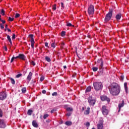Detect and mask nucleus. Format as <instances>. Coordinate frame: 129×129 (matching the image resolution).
Here are the masks:
<instances>
[{"label": "nucleus", "mask_w": 129, "mask_h": 129, "mask_svg": "<svg viewBox=\"0 0 129 129\" xmlns=\"http://www.w3.org/2000/svg\"><path fill=\"white\" fill-rule=\"evenodd\" d=\"M10 80H11V83L12 84H15V80L14 79H13L12 78H10Z\"/></svg>", "instance_id": "7c9ffc66"}, {"label": "nucleus", "mask_w": 129, "mask_h": 129, "mask_svg": "<svg viewBox=\"0 0 129 129\" xmlns=\"http://www.w3.org/2000/svg\"><path fill=\"white\" fill-rule=\"evenodd\" d=\"M0 117H3V110L0 109Z\"/></svg>", "instance_id": "ea45409f"}, {"label": "nucleus", "mask_w": 129, "mask_h": 129, "mask_svg": "<svg viewBox=\"0 0 129 129\" xmlns=\"http://www.w3.org/2000/svg\"><path fill=\"white\" fill-rule=\"evenodd\" d=\"M83 110H84V107H83Z\"/></svg>", "instance_id": "774afa93"}, {"label": "nucleus", "mask_w": 129, "mask_h": 129, "mask_svg": "<svg viewBox=\"0 0 129 129\" xmlns=\"http://www.w3.org/2000/svg\"><path fill=\"white\" fill-rule=\"evenodd\" d=\"M22 74H19L17 75H16V78H20V77H21V76H22Z\"/></svg>", "instance_id": "f704fd0d"}, {"label": "nucleus", "mask_w": 129, "mask_h": 129, "mask_svg": "<svg viewBox=\"0 0 129 129\" xmlns=\"http://www.w3.org/2000/svg\"><path fill=\"white\" fill-rule=\"evenodd\" d=\"M115 18H116V20H117V21H119V20H120V19H121V14L119 13V14H117L115 16Z\"/></svg>", "instance_id": "2eb2a0df"}, {"label": "nucleus", "mask_w": 129, "mask_h": 129, "mask_svg": "<svg viewBox=\"0 0 129 129\" xmlns=\"http://www.w3.org/2000/svg\"><path fill=\"white\" fill-rule=\"evenodd\" d=\"M90 37H91L90 35L88 36V38H90Z\"/></svg>", "instance_id": "e2e57ef3"}, {"label": "nucleus", "mask_w": 129, "mask_h": 129, "mask_svg": "<svg viewBox=\"0 0 129 129\" xmlns=\"http://www.w3.org/2000/svg\"><path fill=\"white\" fill-rule=\"evenodd\" d=\"M49 116V114H45L43 115V118L44 119H46V118H47V117H48Z\"/></svg>", "instance_id": "473e14b6"}, {"label": "nucleus", "mask_w": 129, "mask_h": 129, "mask_svg": "<svg viewBox=\"0 0 129 129\" xmlns=\"http://www.w3.org/2000/svg\"><path fill=\"white\" fill-rule=\"evenodd\" d=\"M15 39H16V34H13L12 35V40H15Z\"/></svg>", "instance_id": "c03bdc74"}, {"label": "nucleus", "mask_w": 129, "mask_h": 129, "mask_svg": "<svg viewBox=\"0 0 129 129\" xmlns=\"http://www.w3.org/2000/svg\"><path fill=\"white\" fill-rule=\"evenodd\" d=\"M102 112L104 115H107L109 111L106 109V106H103L102 107Z\"/></svg>", "instance_id": "423d86ee"}, {"label": "nucleus", "mask_w": 129, "mask_h": 129, "mask_svg": "<svg viewBox=\"0 0 129 129\" xmlns=\"http://www.w3.org/2000/svg\"><path fill=\"white\" fill-rule=\"evenodd\" d=\"M21 91L23 93H26L27 92V88L24 87L21 89Z\"/></svg>", "instance_id": "a878e982"}, {"label": "nucleus", "mask_w": 129, "mask_h": 129, "mask_svg": "<svg viewBox=\"0 0 129 129\" xmlns=\"http://www.w3.org/2000/svg\"><path fill=\"white\" fill-rule=\"evenodd\" d=\"M51 46L52 48H55V47H56V46L55 45V43H51Z\"/></svg>", "instance_id": "49530a36"}, {"label": "nucleus", "mask_w": 129, "mask_h": 129, "mask_svg": "<svg viewBox=\"0 0 129 129\" xmlns=\"http://www.w3.org/2000/svg\"><path fill=\"white\" fill-rule=\"evenodd\" d=\"M20 17V14L19 13H16V15H15V18L16 19L18 18H19Z\"/></svg>", "instance_id": "e433bc0d"}, {"label": "nucleus", "mask_w": 129, "mask_h": 129, "mask_svg": "<svg viewBox=\"0 0 129 129\" xmlns=\"http://www.w3.org/2000/svg\"><path fill=\"white\" fill-rule=\"evenodd\" d=\"M45 59L46 61H47V62H51V58H50V57H49L48 56H46L45 57Z\"/></svg>", "instance_id": "4be33fe9"}, {"label": "nucleus", "mask_w": 129, "mask_h": 129, "mask_svg": "<svg viewBox=\"0 0 129 129\" xmlns=\"http://www.w3.org/2000/svg\"><path fill=\"white\" fill-rule=\"evenodd\" d=\"M123 79H124V76H123V75H122L120 76V80H121V81H123Z\"/></svg>", "instance_id": "4c0bfd02"}, {"label": "nucleus", "mask_w": 129, "mask_h": 129, "mask_svg": "<svg viewBox=\"0 0 129 129\" xmlns=\"http://www.w3.org/2000/svg\"><path fill=\"white\" fill-rule=\"evenodd\" d=\"M4 49H5V51H8V48L7 47V46H5Z\"/></svg>", "instance_id": "6e6d98bb"}, {"label": "nucleus", "mask_w": 129, "mask_h": 129, "mask_svg": "<svg viewBox=\"0 0 129 129\" xmlns=\"http://www.w3.org/2000/svg\"><path fill=\"white\" fill-rule=\"evenodd\" d=\"M7 98V93L5 92H1L0 93L1 100H5Z\"/></svg>", "instance_id": "1a4fd4ad"}, {"label": "nucleus", "mask_w": 129, "mask_h": 129, "mask_svg": "<svg viewBox=\"0 0 129 129\" xmlns=\"http://www.w3.org/2000/svg\"><path fill=\"white\" fill-rule=\"evenodd\" d=\"M91 91V86H89L86 90V92H90Z\"/></svg>", "instance_id": "393cba45"}, {"label": "nucleus", "mask_w": 129, "mask_h": 129, "mask_svg": "<svg viewBox=\"0 0 129 129\" xmlns=\"http://www.w3.org/2000/svg\"><path fill=\"white\" fill-rule=\"evenodd\" d=\"M8 29H9V28H8V24H6V26H5V31H7V30H8Z\"/></svg>", "instance_id": "603ef678"}, {"label": "nucleus", "mask_w": 129, "mask_h": 129, "mask_svg": "<svg viewBox=\"0 0 129 129\" xmlns=\"http://www.w3.org/2000/svg\"><path fill=\"white\" fill-rule=\"evenodd\" d=\"M0 28H1V29H2L3 30V29H5V26L3 24L1 23L0 24Z\"/></svg>", "instance_id": "58836bf2"}, {"label": "nucleus", "mask_w": 129, "mask_h": 129, "mask_svg": "<svg viewBox=\"0 0 129 129\" xmlns=\"http://www.w3.org/2000/svg\"><path fill=\"white\" fill-rule=\"evenodd\" d=\"M57 95V92H53L52 94V96H56Z\"/></svg>", "instance_id": "a18cd8bd"}, {"label": "nucleus", "mask_w": 129, "mask_h": 129, "mask_svg": "<svg viewBox=\"0 0 129 129\" xmlns=\"http://www.w3.org/2000/svg\"><path fill=\"white\" fill-rule=\"evenodd\" d=\"M61 45H62V46L65 45V43H64V42H62V43H61Z\"/></svg>", "instance_id": "052dcab7"}, {"label": "nucleus", "mask_w": 129, "mask_h": 129, "mask_svg": "<svg viewBox=\"0 0 129 129\" xmlns=\"http://www.w3.org/2000/svg\"><path fill=\"white\" fill-rule=\"evenodd\" d=\"M3 20H2V18H0V21H2Z\"/></svg>", "instance_id": "0e129e2a"}, {"label": "nucleus", "mask_w": 129, "mask_h": 129, "mask_svg": "<svg viewBox=\"0 0 129 129\" xmlns=\"http://www.w3.org/2000/svg\"><path fill=\"white\" fill-rule=\"evenodd\" d=\"M1 22H2L3 24H6V21L5 20H1Z\"/></svg>", "instance_id": "5fc2aeb1"}, {"label": "nucleus", "mask_w": 129, "mask_h": 129, "mask_svg": "<svg viewBox=\"0 0 129 129\" xmlns=\"http://www.w3.org/2000/svg\"><path fill=\"white\" fill-rule=\"evenodd\" d=\"M67 111H73V108H71V107H68L67 108Z\"/></svg>", "instance_id": "c756f323"}, {"label": "nucleus", "mask_w": 129, "mask_h": 129, "mask_svg": "<svg viewBox=\"0 0 129 129\" xmlns=\"http://www.w3.org/2000/svg\"><path fill=\"white\" fill-rule=\"evenodd\" d=\"M45 79V77L44 76H42L41 77H40V81H43Z\"/></svg>", "instance_id": "a19ab883"}, {"label": "nucleus", "mask_w": 129, "mask_h": 129, "mask_svg": "<svg viewBox=\"0 0 129 129\" xmlns=\"http://www.w3.org/2000/svg\"><path fill=\"white\" fill-rule=\"evenodd\" d=\"M88 13L89 15H93L94 14V6L90 5L88 9Z\"/></svg>", "instance_id": "39448f33"}, {"label": "nucleus", "mask_w": 129, "mask_h": 129, "mask_svg": "<svg viewBox=\"0 0 129 129\" xmlns=\"http://www.w3.org/2000/svg\"><path fill=\"white\" fill-rule=\"evenodd\" d=\"M99 69L100 70H101V69H103V61H101V62H100V65L99 67Z\"/></svg>", "instance_id": "412c9836"}, {"label": "nucleus", "mask_w": 129, "mask_h": 129, "mask_svg": "<svg viewBox=\"0 0 129 129\" xmlns=\"http://www.w3.org/2000/svg\"><path fill=\"white\" fill-rule=\"evenodd\" d=\"M101 61H103L102 60V59H98L97 61V63H101Z\"/></svg>", "instance_id": "de8ad7c7"}, {"label": "nucleus", "mask_w": 129, "mask_h": 129, "mask_svg": "<svg viewBox=\"0 0 129 129\" xmlns=\"http://www.w3.org/2000/svg\"><path fill=\"white\" fill-rule=\"evenodd\" d=\"M19 59V55L17 56L16 57L13 56L12 57V58H11V63H13V61H14V60H15V59Z\"/></svg>", "instance_id": "5701e85b"}, {"label": "nucleus", "mask_w": 129, "mask_h": 129, "mask_svg": "<svg viewBox=\"0 0 129 129\" xmlns=\"http://www.w3.org/2000/svg\"><path fill=\"white\" fill-rule=\"evenodd\" d=\"M1 14L2 16H5V10L4 9H2Z\"/></svg>", "instance_id": "c9c22d12"}, {"label": "nucleus", "mask_w": 129, "mask_h": 129, "mask_svg": "<svg viewBox=\"0 0 129 129\" xmlns=\"http://www.w3.org/2000/svg\"><path fill=\"white\" fill-rule=\"evenodd\" d=\"M45 47H48V43L47 42L45 43Z\"/></svg>", "instance_id": "13d9d810"}, {"label": "nucleus", "mask_w": 129, "mask_h": 129, "mask_svg": "<svg viewBox=\"0 0 129 129\" xmlns=\"http://www.w3.org/2000/svg\"><path fill=\"white\" fill-rule=\"evenodd\" d=\"M29 36L30 38L31 47L32 48H34V45L35 44V40H34V35L30 34Z\"/></svg>", "instance_id": "6e6552de"}, {"label": "nucleus", "mask_w": 129, "mask_h": 129, "mask_svg": "<svg viewBox=\"0 0 129 129\" xmlns=\"http://www.w3.org/2000/svg\"><path fill=\"white\" fill-rule=\"evenodd\" d=\"M2 18V15H0V18Z\"/></svg>", "instance_id": "338daca9"}, {"label": "nucleus", "mask_w": 129, "mask_h": 129, "mask_svg": "<svg viewBox=\"0 0 129 129\" xmlns=\"http://www.w3.org/2000/svg\"><path fill=\"white\" fill-rule=\"evenodd\" d=\"M110 94L113 96H116L120 93V86L117 83H113L111 84V88L109 89Z\"/></svg>", "instance_id": "f257e3e1"}, {"label": "nucleus", "mask_w": 129, "mask_h": 129, "mask_svg": "<svg viewBox=\"0 0 129 129\" xmlns=\"http://www.w3.org/2000/svg\"><path fill=\"white\" fill-rule=\"evenodd\" d=\"M113 12V10L112 9H110L109 10V12L108 14L106 15L104 21L106 23H107V22H109V21H110L111 19V17H112V13Z\"/></svg>", "instance_id": "7ed1b4c3"}, {"label": "nucleus", "mask_w": 129, "mask_h": 129, "mask_svg": "<svg viewBox=\"0 0 129 129\" xmlns=\"http://www.w3.org/2000/svg\"><path fill=\"white\" fill-rule=\"evenodd\" d=\"M93 86L96 91H99V90H102V88H103V85L102 84V83L100 82H94Z\"/></svg>", "instance_id": "f03ea898"}, {"label": "nucleus", "mask_w": 129, "mask_h": 129, "mask_svg": "<svg viewBox=\"0 0 129 129\" xmlns=\"http://www.w3.org/2000/svg\"><path fill=\"white\" fill-rule=\"evenodd\" d=\"M88 102L90 106H94L95 103L96 102V100L94 99L92 96H90L88 98Z\"/></svg>", "instance_id": "20e7f679"}, {"label": "nucleus", "mask_w": 129, "mask_h": 129, "mask_svg": "<svg viewBox=\"0 0 129 129\" xmlns=\"http://www.w3.org/2000/svg\"><path fill=\"white\" fill-rule=\"evenodd\" d=\"M42 93H43V94H46V90H42Z\"/></svg>", "instance_id": "864d4df0"}, {"label": "nucleus", "mask_w": 129, "mask_h": 129, "mask_svg": "<svg viewBox=\"0 0 129 129\" xmlns=\"http://www.w3.org/2000/svg\"><path fill=\"white\" fill-rule=\"evenodd\" d=\"M7 39L9 41V42L10 43V45L11 46H13V43L12 42V39L11 38V36H10V35H7Z\"/></svg>", "instance_id": "dca6fc26"}, {"label": "nucleus", "mask_w": 129, "mask_h": 129, "mask_svg": "<svg viewBox=\"0 0 129 129\" xmlns=\"http://www.w3.org/2000/svg\"><path fill=\"white\" fill-rule=\"evenodd\" d=\"M56 110H57V109L54 108L51 110L50 112H51V113H53L54 112V111H56Z\"/></svg>", "instance_id": "79ce46f5"}, {"label": "nucleus", "mask_w": 129, "mask_h": 129, "mask_svg": "<svg viewBox=\"0 0 129 129\" xmlns=\"http://www.w3.org/2000/svg\"><path fill=\"white\" fill-rule=\"evenodd\" d=\"M31 63L32 64V65H33V66H35V65H36V63L33 60L31 61Z\"/></svg>", "instance_id": "3c124183"}, {"label": "nucleus", "mask_w": 129, "mask_h": 129, "mask_svg": "<svg viewBox=\"0 0 129 129\" xmlns=\"http://www.w3.org/2000/svg\"><path fill=\"white\" fill-rule=\"evenodd\" d=\"M86 125L87 126H90V123H89V122H87L86 123Z\"/></svg>", "instance_id": "09e8293b"}, {"label": "nucleus", "mask_w": 129, "mask_h": 129, "mask_svg": "<svg viewBox=\"0 0 129 129\" xmlns=\"http://www.w3.org/2000/svg\"><path fill=\"white\" fill-rule=\"evenodd\" d=\"M65 35H66V31H62L61 32V37H64V36H65Z\"/></svg>", "instance_id": "cd10ccee"}, {"label": "nucleus", "mask_w": 129, "mask_h": 129, "mask_svg": "<svg viewBox=\"0 0 129 129\" xmlns=\"http://www.w3.org/2000/svg\"><path fill=\"white\" fill-rule=\"evenodd\" d=\"M97 129H103V122L99 121V123L97 125Z\"/></svg>", "instance_id": "9b49d317"}, {"label": "nucleus", "mask_w": 129, "mask_h": 129, "mask_svg": "<svg viewBox=\"0 0 129 129\" xmlns=\"http://www.w3.org/2000/svg\"><path fill=\"white\" fill-rule=\"evenodd\" d=\"M7 30H8V32H9L10 33L12 32V30L11 29H9V28H7Z\"/></svg>", "instance_id": "4d7b16f0"}, {"label": "nucleus", "mask_w": 129, "mask_h": 129, "mask_svg": "<svg viewBox=\"0 0 129 129\" xmlns=\"http://www.w3.org/2000/svg\"><path fill=\"white\" fill-rule=\"evenodd\" d=\"M33 75V74L32 72H30L28 76H27V80L28 81H31V80L32 79V76Z\"/></svg>", "instance_id": "4468645a"}, {"label": "nucleus", "mask_w": 129, "mask_h": 129, "mask_svg": "<svg viewBox=\"0 0 129 129\" xmlns=\"http://www.w3.org/2000/svg\"><path fill=\"white\" fill-rule=\"evenodd\" d=\"M65 124L66 125H72V122L70 121H67L65 122Z\"/></svg>", "instance_id": "aec40b11"}, {"label": "nucleus", "mask_w": 129, "mask_h": 129, "mask_svg": "<svg viewBox=\"0 0 129 129\" xmlns=\"http://www.w3.org/2000/svg\"><path fill=\"white\" fill-rule=\"evenodd\" d=\"M90 112V107H88L87 108V110L85 111V114L86 115L88 114Z\"/></svg>", "instance_id": "6ab92c4d"}, {"label": "nucleus", "mask_w": 129, "mask_h": 129, "mask_svg": "<svg viewBox=\"0 0 129 129\" xmlns=\"http://www.w3.org/2000/svg\"><path fill=\"white\" fill-rule=\"evenodd\" d=\"M101 100L102 101H107V102H110V99L109 98L107 97L106 96H102L101 97Z\"/></svg>", "instance_id": "9d476101"}, {"label": "nucleus", "mask_w": 129, "mask_h": 129, "mask_svg": "<svg viewBox=\"0 0 129 129\" xmlns=\"http://www.w3.org/2000/svg\"><path fill=\"white\" fill-rule=\"evenodd\" d=\"M124 106V101L122 100V103H119L118 104L119 109H118V112H119V111H120V108H121V107H123Z\"/></svg>", "instance_id": "f8f14e48"}, {"label": "nucleus", "mask_w": 129, "mask_h": 129, "mask_svg": "<svg viewBox=\"0 0 129 129\" xmlns=\"http://www.w3.org/2000/svg\"><path fill=\"white\" fill-rule=\"evenodd\" d=\"M56 7L57 5L56 4L53 5V6H52V10L54 11H56V9H57Z\"/></svg>", "instance_id": "2f4dec72"}, {"label": "nucleus", "mask_w": 129, "mask_h": 129, "mask_svg": "<svg viewBox=\"0 0 129 129\" xmlns=\"http://www.w3.org/2000/svg\"><path fill=\"white\" fill-rule=\"evenodd\" d=\"M32 113H33V110L29 109L27 111V114L28 115H32Z\"/></svg>", "instance_id": "b1692460"}, {"label": "nucleus", "mask_w": 129, "mask_h": 129, "mask_svg": "<svg viewBox=\"0 0 129 129\" xmlns=\"http://www.w3.org/2000/svg\"><path fill=\"white\" fill-rule=\"evenodd\" d=\"M32 125L34 126V127H38V123L35 120L32 121Z\"/></svg>", "instance_id": "f3484780"}, {"label": "nucleus", "mask_w": 129, "mask_h": 129, "mask_svg": "<svg viewBox=\"0 0 129 129\" xmlns=\"http://www.w3.org/2000/svg\"><path fill=\"white\" fill-rule=\"evenodd\" d=\"M67 27H74V25H72L71 23H67Z\"/></svg>", "instance_id": "c85d7f7f"}, {"label": "nucleus", "mask_w": 129, "mask_h": 129, "mask_svg": "<svg viewBox=\"0 0 129 129\" xmlns=\"http://www.w3.org/2000/svg\"><path fill=\"white\" fill-rule=\"evenodd\" d=\"M60 5H61V7L62 8H61V9L62 10H64V3H63V2H61V3H60Z\"/></svg>", "instance_id": "72a5a7b5"}, {"label": "nucleus", "mask_w": 129, "mask_h": 129, "mask_svg": "<svg viewBox=\"0 0 129 129\" xmlns=\"http://www.w3.org/2000/svg\"><path fill=\"white\" fill-rule=\"evenodd\" d=\"M46 122H50V120L49 119H47L46 120Z\"/></svg>", "instance_id": "bf43d9fd"}, {"label": "nucleus", "mask_w": 129, "mask_h": 129, "mask_svg": "<svg viewBox=\"0 0 129 129\" xmlns=\"http://www.w3.org/2000/svg\"><path fill=\"white\" fill-rule=\"evenodd\" d=\"M71 114H72V113L71 112H68L66 115H67L68 116H71Z\"/></svg>", "instance_id": "8fccbe9b"}, {"label": "nucleus", "mask_w": 129, "mask_h": 129, "mask_svg": "<svg viewBox=\"0 0 129 129\" xmlns=\"http://www.w3.org/2000/svg\"><path fill=\"white\" fill-rule=\"evenodd\" d=\"M92 70H93V71H94V72H96V71H97V70H98V68L96 67H93Z\"/></svg>", "instance_id": "bb28decb"}, {"label": "nucleus", "mask_w": 129, "mask_h": 129, "mask_svg": "<svg viewBox=\"0 0 129 129\" xmlns=\"http://www.w3.org/2000/svg\"><path fill=\"white\" fill-rule=\"evenodd\" d=\"M9 21H10V22H13V21H14V18H11V17H9Z\"/></svg>", "instance_id": "37998d69"}, {"label": "nucleus", "mask_w": 129, "mask_h": 129, "mask_svg": "<svg viewBox=\"0 0 129 129\" xmlns=\"http://www.w3.org/2000/svg\"><path fill=\"white\" fill-rule=\"evenodd\" d=\"M124 89L126 93H127V83H124Z\"/></svg>", "instance_id": "a211bd4d"}, {"label": "nucleus", "mask_w": 129, "mask_h": 129, "mask_svg": "<svg viewBox=\"0 0 129 129\" xmlns=\"http://www.w3.org/2000/svg\"><path fill=\"white\" fill-rule=\"evenodd\" d=\"M72 77H75V76H72Z\"/></svg>", "instance_id": "69168bd1"}, {"label": "nucleus", "mask_w": 129, "mask_h": 129, "mask_svg": "<svg viewBox=\"0 0 129 129\" xmlns=\"http://www.w3.org/2000/svg\"><path fill=\"white\" fill-rule=\"evenodd\" d=\"M18 59L25 60V59H26V56H25L24 54L20 53L18 55Z\"/></svg>", "instance_id": "ddd939ff"}, {"label": "nucleus", "mask_w": 129, "mask_h": 129, "mask_svg": "<svg viewBox=\"0 0 129 129\" xmlns=\"http://www.w3.org/2000/svg\"><path fill=\"white\" fill-rule=\"evenodd\" d=\"M7 126L6 121L4 119H0V128H5Z\"/></svg>", "instance_id": "0eeeda50"}, {"label": "nucleus", "mask_w": 129, "mask_h": 129, "mask_svg": "<svg viewBox=\"0 0 129 129\" xmlns=\"http://www.w3.org/2000/svg\"><path fill=\"white\" fill-rule=\"evenodd\" d=\"M63 68L64 69H66V68H67V67L66 66H63Z\"/></svg>", "instance_id": "680f3d73"}]
</instances>
